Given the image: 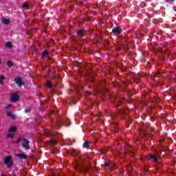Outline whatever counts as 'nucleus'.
<instances>
[{
	"label": "nucleus",
	"instance_id": "1",
	"mask_svg": "<svg viewBox=\"0 0 176 176\" xmlns=\"http://www.w3.org/2000/svg\"><path fill=\"white\" fill-rule=\"evenodd\" d=\"M4 163L6 164L8 168H10L13 166V161H12V156H8L4 160Z\"/></svg>",
	"mask_w": 176,
	"mask_h": 176
},
{
	"label": "nucleus",
	"instance_id": "2",
	"mask_svg": "<svg viewBox=\"0 0 176 176\" xmlns=\"http://www.w3.org/2000/svg\"><path fill=\"white\" fill-rule=\"evenodd\" d=\"M16 131H17V129L16 128V126H11L8 130L9 133L7 134L8 138H13V137H14V134H13L12 133H14Z\"/></svg>",
	"mask_w": 176,
	"mask_h": 176
},
{
	"label": "nucleus",
	"instance_id": "3",
	"mask_svg": "<svg viewBox=\"0 0 176 176\" xmlns=\"http://www.w3.org/2000/svg\"><path fill=\"white\" fill-rule=\"evenodd\" d=\"M22 146L23 148H25V151H28V149H30V141L26 139L23 140Z\"/></svg>",
	"mask_w": 176,
	"mask_h": 176
},
{
	"label": "nucleus",
	"instance_id": "4",
	"mask_svg": "<svg viewBox=\"0 0 176 176\" xmlns=\"http://www.w3.org/2000/svg\"><path fill=\"white\" fill-rule=\"evenodd\" d=\"M15 156H16L17 157H19V159H23L25 160H27V159H28V156H27V155L24 154V153H19V154H14Z\"/></svg>",
	"mask_w": 176,
	"mask_h": 176
},
{
	"label": "nucleus",
	"instance_id": "5",
	"mask_svg": "<svg viewBox=\"0 0 176 176\" xmlns=\"http://www.w3.org/2000/svg\"><path fill=\"white\" fill-rule=\"evenodd\" d=\"M11 101H12V102L19 101V95H17V94H12L11 96Z\"/></svg>",
	"mask_w": 176,
	"mask_h": 176
},
{
	"label": "nucleus",
	"instance_id": "6",
	"mask_svg": "<svg viewBox=\"0 0 176 176\" xmlns=\"http://www.w3.org/2000/svg\"><path fill=\"white\" fill-rule=\"evenodd\" d=\"M14 80L15 83H16V85H19V86H23V85H24L23 83V80H21V78H16Z\"/></svg>",
	"mask_w": 176,
	"mask_h": 176
},
{
	"label": "nucleus",
	"instance_id": "7",
	"mask_svg": "<svg viewBox=\"0 0 176 176\" xmlns=\"http://www.w3.org/2000/svg\"><path fill=\"white\" fill-rule=\"evenodd\" d=\"M112 32H113V34H121L122 29L119 28H115L112 30Z\"/></svg>",
	"mask_w": 176,
	"mask_h": 176
},
{
	"label": "nucleus",
	"instance_id": "8",
	"mask_svg": "<svg viewBox=\"0 0 176 176\" xmlns=\"http://www.w3.org/2000/svg\"><path fill=\"white\" fill-rule=\"evenodd\" d=\"M157 157H158V155H150V159L153 160V162H154L155 163H157L158 162Z\"/></svg>",
	"mask_w": 176,
	"mask_h": 176
},
{
	"label": "nucleus",
	"instance_id": "9",
	"mask_svg": "<svg viewBox=\"0 0 176 176\" xmlns=\"http://www.w3.org/2000/svg\"><path fill=\"white\" fill-rule=\"evenodd\" d=\"M1 21L3 24H5L6 25H8V24H10V21L6 18H3L1 19Z\"/></svg>",
	"mask_w": 176,
	"mask_h": 176
},
{
	"label": "nucleus",
	"instance_id": "10",
	"mask_svg": "<svg viewBox=\"0 0 176 176\" xmlns=\"http://www.w3.org/2000/svg\"><path fill=\"white\" fill-rule=\"evenodd\" d=\"M77 34L79 35V36H85L86 34H85V31L80 30L77 31Z\"/></svg>",
	"mask_w": 176,
	"mask_h": 176
},
{
	"label": "nucleus",
	"instance_id": "11",
	"mask_svg": "<svg viewBox=\"0 0 176 176\" xmlns=\"http://www.w3.org/2000/svg\"><path fill=\"white\" fill-rule=\"evenodd\" d=\"M6 79V77L5 76H0V85H3V80Z\"/></svg>",
	"mask_w": 176,
	"mask_h": 176
},
{
	"label": "nucleus",
	"instance_id": "12",
	"mask_svg": "<svg viewBox=\"0 0 176 176\" xmlns=\"http://www.w3.org/2000/svg\"><path fill=\"white\" fill-rule=\"evenodd\" d=\"M7 116L9 118H11V119H14L15 116H14V114L12 113V112H7Z\"/></svg>",
	"mask_w": 176,
	"mask_h": 176
},
{
	"label": "nucleus",
	"instance_id": "13",
	"mask_svg": "<svg viewBox=\"0 0 176 176\" xmlns=\"http://www.w3.org/2000/svg\"><path fill=\"white\" fill-rule=\"evenodd\" d=\"M50 142L52 146H56V145H57V142H56V140H51Z\"/></svg>",
	"mask_w": 176,
	"mask_h": 176
},
{
	"label": "nucleus",
	"instance_id": "14",
	"mask_svg": "<svg viewBox=\"0 0 176 176\" xmlns=\"http://www.w3.org/2000/svg\"><path fill=\"white\" fill-rule=\"evenodd\" d=\"M77 171H80L81 173H83V174H85V173H86V169H82V168H76Z\"/></svg>",
	"mask_w": 176,
	"mask_h": 176
},
{
	"label": "nucleus",
	"instance_id": "15",
	"mask_svg": "<svg viewBox=\"0 0 176 176\" xmlns=\"http://www.w3.org/2000/svg\"><path fill=\"white\" fill-rule=\"evenodd\" d=\"M49 52H47V50H44L43 52V53H42V56L43 57H46V56H47V54H48Z\"/></svg>",
	"mask_w": 176,
	"mask_h": 176
},
{
	"label": "nucleus",
	"instance_id": "16",
	"mask_svg": "<svg viewBox=\"0 0 176 176\" xmlns=\"http://www.w3.org/2000/svg\"><path fill=\"white\" fill-rule=\"evenodd\" d=\"M7 65H8L9 67H12V66L13 65V62H12L11 60H8V61L7 62Z\"/></svg>",
	"mask_w": 176,
	"mask_h": 176
},
{
	"label": "nucleus",
	"instance_id": "17",
	"mask_svg": "<svg viewBox=\"0 0 176 176\" xmlns=\"http://www.w3.org/2000/svg\"><path fill=\"white\" fill-rule=\"evenodd\" d=\"M6 47H10V48L12 47V43L10 42L6 43Z\"/></svg>",
	"mask_w": 176,
	"mask_h": 176
},
{
	"label": "nucleus",
	"instance_id": "18",
	"mask_svg": "<svg viewBox=\"0 0 176 176\" xmlns=\"http://www.w3.org/2000/svg\"><path fill=\"white\" fill-rule=\"evenodd\" d=\"M82 146L83 148H87V146H89V142H85Z\"/></svg>",
	"mask_w": 176,
	"mask_h": 176
},
{
	"label": "nucleus",
	"instance_id": "19",
	"mask_svg": "<svg viewBox=\"0 0 176 176\" xmlns=\"http://www.w3.org/2000/svg\"><path fill=\"white\" fill-rule=\"evenodd\" d=\"M21 141V138H19L16 140V141L13 142L14 144H19Z\"/></svg>",
	"mask_w": 176,
	"mask_h": 176
},
{
	"label": "nucleus",
	"instance_id": "20",
	"mask_svg": "<svg viewBox=\"0 0 176 176\" xmlns=\"http://www.w3.org/2000/svg\"><path fill=\"white\" fill-rule=\"evenodd\" d=\"M47 87H50V86H52V82L47 81Z\"/></svg>",
	"mask_w": 176,
	"mask_h": 176
},
{
	"label": "nucleus",
	"instance_id": "21",
	"mask_svg": "<svg viewBox=\"0 0 176 176\" xmlns=\"http://www.w3.org/2000/svg\"><path fill=\"white\" fill-rule=\"evenodd\" d=\"M30 111H31V110H30L29 108H27V109L25 110V113H30Z\"/></svg>",
	"mask_w": 176,
	"mask_h": 176
},
{
	"label": "nucleus",
	"instance_id": "22",
	"mask_svg": "<svg viewBox=\"0 0 176 176\" xmlns=\"http://www.w3.org/2000/svg\"><path fill=\"white\" fill-rule=\"evenodd\" d=\"M22 6H23V8H28V4H27V3H23Z\"/></svg>",
	"mask_w": 176,
	"mask_h": 176
},
{
	"label": "nucleus",
	"instance_id": "23",
	"mask_svg": "<svg viewBox=\"0 0 176 176\" xmlns=\"http://www.w3.org/2000/svg\"><path fill=\"white\" fill-rule=\"evenodd\" d=\"M101 153L102 155H107V151H104V150H102V152H101Z\"/></svg>",
	"mask_w": 176,
	"mask_h": 176
},
{
	"label": "nucleus",
	"instance_id": "24",
	"mask_svg": "<svg viewBox=\"0 0 176 176\" xmlns=\"http://www.w3.org/2000/svg\"><path fill=\"white\" fill-rule=\"evenodd\" d=\"M108 166H109V164H108V163L104 164L105 167H108Z\"/></svg>",
	"mask_w": 176,
	"mask_h": 176
},
{
	"label": "nucleus",
	"instance_id": "25",
	"mask_svg": "<svg viewBox=\"0 0 176 176\" xmlns=\"http://www.w3.org/2000/svg\"><path fill=\"white\" fill-rule=\"evenodd\" d=\"M10 107H12V104H8L6 108H10Z\"/></svg>",
	"mask_w": 176,
	"mask_h": 176
},
{
	"label": "nucleus",
	"instance_id": "26",
	"mask_svg": "<svg viewBox=\"0 0 176 176\" xmlns=\"http://www.w3.org/2000/svg\"><path fill=\"white\" fill-rule=\"evenodd\" d=\"M0 64H2V60L0 59Z\"/></svg>",
	"mask_w": 176,
	"mask_h": 176
},
{
	"label": "nucleus",
	"instance_id": "27",
	"mask_svg": "<svg viewBox=\"0 0 176 176\" xmlns=\"http://www.w3.org/2000/svg\"><path fill=\"white\" fill-rule=\"evenodd\" d=\"M168 1H175V0H168Z\"/></svg>",
	"mask_w": 176,
	"mask_h": 176
},
{
	"label": "nucleus",
	"instance_id": "28",
	"mask_svg": "<svg viewBox=\"0 0 176 176\" xmlns=\"http://www.w3.org/2000/svg\"><path fill=\"white\" fill-rule=\"evenodd\" d=\"M65 126H69V124H65Z\"/></svg>",
	"mask_w": 176,
	"mask_h": 176
}]
</instances>
